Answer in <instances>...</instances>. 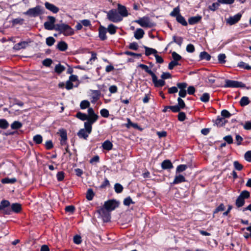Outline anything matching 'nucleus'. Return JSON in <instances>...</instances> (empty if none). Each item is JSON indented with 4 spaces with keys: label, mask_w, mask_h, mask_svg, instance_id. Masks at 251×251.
<instances>
[{
    "label": "nucleus",
    "mask_w": 251,
    "mask_h": 251,
    "mask_svg": "<svg viewBox=\"0 0 251 251\" xmlns=\"http://www.w3.org/2000/svg\"><path fill=\"white\" fill-rule=\"evenodd\" d=\"M59 33L63 34L66 36L73 35L74 34V29L68 25L65 24H56V30Z\"/></svg>",
    "instance_id": "obj_1"
},
{
    "label": "nucleus",
    "mask_w": 251,
    "mask_h": 251,
    "mask_svg": "<svg viewBox=\"0 0 251 251\" xmlns=\"http://www.w3.org/2000/svg\"><path fill=\"white\" fill-rule=\"evenodd\" d=\"M107 18L110 21L114 23H118L123 20V18L115 9H112L107 12Z\"/></svg>",
    "instance_id": "obj_2"
},
{
    "label": "nucleus",
    "mask_w": 251,
    "mask_h": 251,
    "mask_svg": "<svg viewBox=\"0 0 251 251\" xmlns=\"http://www.w3.org/2000/svg\"><path fill=\"white\" fill-rule=\"evenodd\" d=\"M135 22L143 27L151 28L155 25L148 16H144L142 18H140L138 20L135 21Z\"/></svg>",
    "instance_id": "obj_3"
},
{
    "label": "nucleus",
    "mask_w": 251,
    "mask_h": 251,
    "mask_svg": "<svg viewBox=\"0 0 251 251\" xmlns=\"http://www.w3.org/2000/svg\"><path fill=\"white\" fill-rule=\"evenodd\" d=\"M246 85L242 82L226 79L225 80V84L224 87L226 88H244Z\"/></svg>",
    "instance_id": "obj_4"
},
{
    "label": "nucleus",
    "mask_w": 251,
    "mask_h": 251,
    "mask_svg": "<svg viewBox=\"0 0 251 251\" xmlns=\"http://www.w3.org/2000/svg\"><path fill=\"white\" fill-rule=\"evenodd\" d=\"M97 212L101 216L104 222H107L110 221L111 218L110 211L108 210L104 206H103L100 208L98 209Z\"/></svg>",
    "instance_id": "obj_5"
},
{
    "label": "nucleus",
    "mask_w": 251,
    "mask_h": 251,
    "mask_svg": "<svg viewBox=\"0 0 251 251\" xmlns=\"http://www.w3.org/2000/svg\"><path fill=\"white\" fill-rule=\"evenodd\" d=\"M22 210V205L19 203H13L10 205L9 209L5 212V214L10 215L12 212L15 213H19Z\"/></svg>",
    "instance_id": "obj_6"
},
{
    "label": "nucleus",
    "mask_w": 251,
    "mask_h": 251,
    "mask_svg": "<svg viewBox=\"0 0 251 251\" xmlns=\"http://www.w3.org/2000/svg\"><path fill=\"white\" fill-rule=\"evenodd\" d=\"M119 203L115 200H109L105 201L103 206L110 212L119 206Z\"/></svg>",
    "instance_id": "obj_7"
},
{
    "label": "nucleus",
    "mask_w": 251,
    "mask_h": 251,
    "mask_svg": "<svg viewBox=\"0 0 251 251\" xmlns=\"http://www.w3.org/2000/svg\"><path fill=\"white\" fill-rule=\"evenodd\" d=\"M41 13V7L39 5L32 8H29L27 11L24 13V14L36 17L38 16Z\"/></svg>",
    "instance_id": "obj_8"
},
{
    "label": "nucleus",
    "mask_w": 251,
    "mask_h": 251,
    "mask_svg": "<svg viewBox=\"0 0 251 251\" xmlns=\"http://www.w3.org/2000/svg\"><path fill=\"white\" fill-rule=\"evenodd\" d=\"M88 119H87L88 121H90L91 123H94L96 122L99 116L95 113L94 110L92 108H89L88 109Z\"/></svg>",
    "instance_id": "obj_9"
},
{
    "label": "nucleus",
    "mask_w": 251,
    "mask_h": 251,
    "mask_svg": "<svg viewBox=\"0 0 251 251\" xmlns=\"http://www.w3.org/2000/svg\"><path fill=\"white\" fill-rule=\"evenodd\" d=\"M241 17V14L237 13L233 16L230 17L227 20V23H228L229 25H234L240 20Z\"/></svg>",
    "instance_id": "obj_10"
},
{
    "label": "nucleus",
    "mask_w": 251,
    "mask_h": 251,
    "mask_svg": "<svg viewBox=\"0 0 251 251\" xmlns=\"http://www.w3.org/2000/svg\"><path fill=\"white\" fill-rule=\"evenodd\" d=\"M107 29L102 25H100L99 28V37L101 41L107 39L106 36Z\"/></svg>",
    "instance_id": "obj_11"
},
{
    "label": "nucleus",
    "mask_w": 251,
    "mask_h": 251,
    "mask_svg": "<svg viewBox=\"0 0 251 251\" xmlns=\"http://www.w3.org/2000/svg\"><path fill=\"white\" fill-rule=\"evenodd\" d=\"M10 203L7 200H2L0 203V211L5 214L7 210L10 208Z\"/></svg>",
    "instance_id": "obj_12"
},
{
    "label": "nucleus",
    "mask_w": 251,
    "mask_h": 251,
    "mask_svg": "<svg viewBox=\"0 0 251 251\" xmlns=\"http://www.w3.org/2000/svg\"><path fill=\"white\" fill-rule=\"evenodd\" d=\"M152 77V82L156 87H162L165 84V82L162 79H157V77L154 74Z\"/></svg>",
    "instance_id": "obj_13"
},
{
    "label": "nucleus",
    "mask_w": 251,
    "mask_h": 251,
    "mask_svg": "<svg viewBox=\"0 0 251 251\" xmlns=\"http://www.w3.org/2000/svg\"><path fill=\"white\" fill-rule=\"evenodd\" d=\"M118 12L122 18L127 17L128 15V11L126 6L121 4H118Z\"/></svg>",
    "instance_id": "obj_14"
},
{
    "label": "nucleus",
    "mask_w": 251,
    "mask_h": 251,
    "mask_svg": "<svg viewBox=\"0 0 251 251\" xmlns=\"http://www.w3.org/2000/svg\"><path fill=\"white\" fill-rule=\"evenodd\" d=\"M59 135L61 137L60 144L62 146L65 145L66 144L67 140V134L66 130L64 129L59 130Z\"/></svg>",
    "instance_id": "obj_15"
},
{
    "label": "nucleus",
    "mask_w": 251,
    "mask_h": 251,
    "mask_svg": "<svg viewBox=\"0 0 251 251\" xmlns=\"http://www.w3.org/2000/svg\"><path fill=\"white\" fill-rule=\"evenodd\" d=\"M45 6L48 10L50 11L53 13H57L59 10V8L57 6L49 2H46Z\"/></svg>",
    "instance_id": "obj_16"
},
{
    "label": "nucleus",
    "mask_w": 251,
    "mask_h": 251,
    "mask_svg": "<svg viewBox=\"0 0 251 251\" xmlns=\"http://www.w3.org/2000/svg\"><path fill=\"white\" fill-rule=\"evenodd\" d=\"M161 166L163 170L171 169L174 167L171 161L168 159L164 160L161 163Z\"/></svg>",
    "instance_id": "obj_17"
},
{
    "label": "nucleus",
    "mask_w": 251,
    "mask_h": 251,
    "mask_svg": "<svg viewBox=\"0 0 251 251\" xmlns=\"http://www.w3.org/2000/svg\"><path fill=\"white\" fill-rule=\"evenodd\" d=\"M186 181V179L183 176L181 175H176L175 177V179L173 182L171 184L172 185H175L183 182H185Z\"/></svg>",
    "instance_id": "obj_18"
},
{
    "label": "nucleus",
    "mask_w": 251,
    "mask_h": 251,
    "mask_svg": "<svg viewBox=\"0 0 251 251\" xmlns=\"http://www.w3.org/2000/svg\"><path fill=\"white\" fill-rule=\"evenodd\" d=\"M227 122V120L223 117L218 116L215 121V124L218 127H221L224 126Z\"/></svg>",
    "instance_id": "obj_19"
},
{
    "label": "nucleus",
    "mask_w": 251,
    "mask_h": 251,
    "mask_svg": "<svg viewBox=\"0 0 251 251\" xmlns=\"http://www.w3.org/2000/svg\"><path fill=\"white\" fill-rule=\"evenodd\" d=\"M201 19V16L198 15L196 16L191 17L188 19V23L191 25L196 24L200 22Z\"/></svg>",
    "instance_id": "obj_20"
},
{
    "label": "nucleus",
    "mask_w": 251,
    "mask_h": 251,
    "mask_svg": "<svg viewBox=\"0 0 251 251\" xmlns=\"http://www.w3.org/2000/svg\"><path fill=\"white\" fill-rule=\"evenodd\" d=\"M145 34L144 31L142 28H137L136 31L134 32V37L137 39L139 40L142 38Z\"/></svg>",
    "instance_id": "obj_21"
},
{
    "label": "nucleus",
    "mask_w": 251,
    "mask_h": 251,
    "mask_svg": "<svg viewBox=\"0 0 251 251\" xmlns=\"http://www.w3.org/2000/svg\"><path fill=\"white\" fill-rule=\"evenodd\" d=\"M102 147L103 150L110 151L112 149L113 144L109 140H106L102 144Z\"/></svg>",
    "instance_id": "obj_22"
},
{
    "label": "nucleus",
    "mask_w": 251,
    "mask_h": 251,
    "mask_svg": "<svg viewBox=\"0 0 251 251\" xmlns=\"http://www.w3.org/2000/svg\"><path fill=\"white\" fill-rule=\"evenodd\" d=\"M57 48L59 50L64 51L68 49V45L64 41H60L58 43Z\"/></svg>",
    "instance_id": "obj_23"
},
{
    "label": "nucleus",
    "mask_w": 251,
    "mask_h": 251,
    "mask_svg": "<svg viewBox=\"0 0 251 251\" xmlns=\"http://www.w3.org/2000/svg\"><path fill=\"white\" fill-rule=\"evenodd\" d=\"M44 27L46 29L49 30H56V24H51L50 23L48 22H45L44 24Z\"/></svg>",
    "instance_id": "obj_24"
},
{
    "label": "nucleus",
    "mask_w": 251,
    "mask_h": 251,
    "mask_svg": "<svg viewBox=\"0 0 251 251\" xmlns=\"http://www.w3.org/2000/svg\"><path fill=\"white\" fill-rule=\"evenodd\" d=\"M89 134L84 129H81L77 133V135L80 138L87 139Z\"/></svg>",
    "instance_id": "obj_25"
},
{
    "label": "nucleus",
    "mask_w": 251,
    "mask_h": 251,
    "mask_svg": "<svg viewBox=\"0 0 251 251\" xmlns=\"http://www.w3.org/2000/svg\"><path fill=\"white\" fill-rule=\"evenodd\" d=\"M176 20L177 23L183 26H187L188 25V23L185 19L181 14L176 17Z\"/></svg>",
    "instance_id": "obj_26"
},
{
    "label": "nucleus",
    "mask_w": 251,
    "mask_h": 251,
    "mask_svg": "<svg viewBox=\"0 0 251 251\" xmlns=\"http://www.w3.org/2000/svg\"><path fill=\"white\" fill-rule=\"evenodd\" d=\"M211 59V56L206 51H202L200 53V60H205L209 61Z\"/></svg>",
    "instance_id": "obj_27"
},
{
    "label": "nucleus",
    "mask_w": 251,
    "mask_h": 251,
    "mask_svg": "<svg viewBox=\"0 0 251 251\" xmlns=\"http://www.w3.org/2000/svg\"><path fill=\"white\" fill-rule=\"evenodd\" d=\"M144 48L145 49V54L146 56H149L152 54L154 55L157 53V50L154 49L150 48L146 46H144Z\"/></svg>",
    "instance_id": "obj_28"
},
{
    "label": "nucleus",
    "mask_w": 251,
    "mask_h": 251,
    "mask_svg": "<svg viewBox=\"0 0 251 251\" xmlns=\"http://www.w3.org/2000/svg\"><path fill=\"white\" fill-rule=\"evenodd\" d=\"M17 181V179L15 177L9 178L8 177H5L1 179V182L3 184H14Z\"/></svg>",
    "instance_id": "obj_29"
},
{
    "label": "nucleus",
    "mask_w": 251,
    "mask_h": 251,
    "mask_svg": "<svg viewBox=\"0 0 251 251\" xmlns=\"http://www.w3.org/2000/svg\"><path fill=\"white\" fill-rule=\"evenodd\" d=\"M27 45V43L25 41L21 42L15 45L14 49L16 50H20L22 49L25 48Z\"/></svg>",
    "instance_id": "obj_30"
},
{
    "label": "nucleus",
    "mask_w": 251,
    "mask_h": 251,
    "mask_svg": "<svg viewBox=\"0 0 251 251\" xmlns=\"http://www.w3.org/2000/svg\"><path fill=\"white\" fill-rule=\"evenodd\" d=\"M106 29L107 32L110 34L113 35L116 33L117 27L113 24H110Z\"/></svg>",
    "instance_id": "obj_31"
},
{
    "label": "nucleus",
    "mask_w": 251,
    "mask_h": 251,
    "mask_svg": "<svg viewBox=\"0 0 251 251\" xmlns=\"http://www.w3.org/2000/svg\"><path fill=\"white\" fill-rule=\"evenodd\" d=\"M139 67L143 70H144L146 73L149 74L151 76H152L154 74V73L151 70L149 69L148 66L146 65L140 64L139 65Z\"/></svg>",
    "instance_id": "obj_32"
},
{
    "label": "nucleus",
    "mask_w": 251,
    "mask_h": 251,
    "mask_svg": "<svg viewBox=\"0 0 251 251\" xmlns=\"http://www.w3.org/2000/svg\"><path fill=\"white\" fill-rule=\"evenodd\" d=\"M250 100L248 97H243L240 100V104L241 106H245L250 103Z\"/></svg>",
    "instance_id": "obj_33"
},
{
    "label": "nucleus",
    "mask_w": 251,
    "mask_h": 251,
    "mask_svg": "<svg viewBox=\"0 0 251 251\" xmlns=\"http://www.w3.org/2000/svg\"><path fill=\"white\" fill-rule=\"evenodd\" d=\"M76 117L83 121L87 120V119H88V116L86 114L81 112H78L76 113Z\"/></svg>",
    "instance_id": "obj_34"
},
{
    "label": "nucleus",
    "mask_w": 251,
    "mask_h": 251,
    "mask_svg": "<svg viewBox=\"0 0 251 251\" xmlns=\"http://www.w3.org/2000/svg\"><path fill=\"white\" fill-rule=\"evenodd\" d=\"M245 203V201L239 196L237 197L235 201L236 206L238 208L243 206Z\"/></svg>",
    "instance_id": "obj_35"
},
{
    "label": "nucleus",
    "mask_w": 251,
    "mask_h": 251,
    "mask_svg": "<svg viewBox=\"0 0 251 251\" xmlns=\"http://www.w3.org/2000/svg\"><path fill=\"white\" fill-rule=\"evenodd\" d=\"M93 123H91L90 121H87L84 123L85 130L87 131L88 134H90L92 131V125Z\"/></svg>",
    "instance_id": "obj_36"
},
{
    "label": "nucleus",
    "mask_w": 251,
    "mask_h": 251,
    "mask_svg": "<svg viewBox=\"0 0 251 251\" xmlns=\"http://www.w3.org/2000/svg\"><path fill=\"white\" fill-rule=\"evenodd\" d=\"M95 196V193L92 189H89L86 194V198L88 201H91L93 200Z\"/></svg>",
    "instance_id": "obj_37"
},
{
    "label": "nucleus",
    "mask_w": 251,
    "mask_h": 251,
    "mask_svg": "<svg viewBox=\"0 0 251 251\" xmlns=\"http://www.w3.org/2000/svg\"><path fill=\"white\" fill-rule=\"evenodd\" d=\"M180 9L178 6H177L174 8L173 10L170 13V15L172 17L176 18L177 16L180 15Z\"/></svg>",
    "instance_id": "obj_38"
},
{
    "label": "nucleus",
    "mask_w": 251,
    "mask_h": 251,
    "mask_svg": "<svg viewBox=\"0 0 251 251\" xmlns=\"http://www.w3.org/2000/svg\"><path fill=\"white\" fill-rule=\"evenodd\" d=\"M33 141L36 144H40L43 141L42 136L40 134H37L33 137Z\"/></svg>",
    "instance_id": "obj_39"
},
{
    "label": "nucleus",
    "mask_w": 251,
    "mask_h": 251,
    "mask_svg": "<svg viewBox=\"0 0 251 251\" xmlns=\"http://www.w3.org/2000/svg\"><path fill=\"white\" fill-rule=\"evenodd\" d=\"M9 126L7 121L4 119H0V128L1 129H6Z\"/></svg>",
    "instance_id": "obj_40"
},
{
    "label": "nucleus",
    "mask_w": 251,
    "mask_h": 251,
    "mask_svg": "<svg viewBox=\"0 0 251 251\" xmlns=\"http://www.w3.org/2000/svg\"><path fill=\"white\" fill-rule=\"evenodd\" d=\"M241 198L245 200V199H248L250 197V193L249 191L247 190H244L241 192L239 196Z\"/></svg>",
    "instance_id": "obj_41"
},
{
    "label": "nucleus",
    "mask_w": 251,
    "mask_h": 251,
    "mask_svg": "<svg viewBox=\"0 0 251 251\" xmlns=\"http://www.w3.org/2000/svg\"><path fill=\"white\" fill-rule=\"evenodd\" d=\"M90 103L88 100H82L80 104V108L82 109H85L87 108H90Z\"/></svg>",
    "instance_id": "obj_42"
},
{
    "label": "nucleus",
    "mask_w": 251,
    "mask_h": 251,
    "mask_svg": "<svg viewBox=\"0 0 251 251\" xmlns=\"http://www.w3.org/2000/svg\"><path fill=\"white\" fill-rule=\"evenodd\" d=\"M238 67L247 70H250L251 69V66H249L248 64L243 61H241L238 63Z\"/></svg>",
    "instance_id": "obj_43"
},
{
    "label": "nucleus",
    "mask_w": 251,
    "mask_h": 251,
    "mask_svg": "<svg viewBox=\"0 0 251 251\" xmlns=\"http://www.w3.org/2000/svg\"><path fill=\"white\" fill-rule=\"evenodd\" d=\"M210 99V95L209 93H204L202 94L201 97L200 98V100L203 102H207L209 101Z\"/></svg>",
    "instance_id": "obj_44"
},
{
    "label": "nucleus",
    "mask_w": 251,
    "mask_h": 251,
    "mask_svg": "<svg viewBox=\"0 0 251 251\" xmlns=\"http://www.w3.org/2000/svg\"><path fill=\"white\" fill-rule=\"evenodd\" d=\"M65 69V67L64 66L59 64L55 66L54 70L56 73L59 74L63 72Z\"/></svg>",
    "instance_id": "obj_45"
},
{
    "label": "nucleus",
    "mask_w": 251,
    "mask_h": 251,
    "mask_svg": "<svg viewBox=\"0 0 251 251\" xmlns=\"http://www.w3.org/2000/svg\"><path fill=\"white\" fill-rule=\"evenodd\" d=\"M22 126V124L19 121H14L11 125L12 129H18Z\"/></svg>",
    "instance_id": "obj_46"
},
{
    "label": "nucleus",
    "mask_w": 251,
    "mask_h": 251,
    "mask_svg": "<svg viewBox=\"0 0 251 251\" xmlns=\"http://www.w3.org/2000/svg\"><path fill=\"white\" fill-rule=\"evenodd\" d=\"M173 42L181 46L183 42V38L181 37H176L174 36L173 37Z\"/></svg>",
    "instance_id": "obj_47"
},
{
    "label": "nucleus",
    "mask_w": 251,
    "mask_h": 251,
    "mask_svg": "<svg viewBox=\"0 0 251 251\" xmlns=\"http://www.w3.org/2000/svg\"><path fill=\"white\" fill-rule=\"evenodd\" d=\"M187 168L186 165L182 164L177 166L176 169V173H179L185 171Z\"/></svg>",
    "instance_id": "obj_48"
},
{
    "label": "nucleus",
    "mask_w": 251,
    "mask_h": 251,
    "mask_svg": "<svg viewBox=\"0 0 251 251\" xmlns=\"http://www.w3.org/2000/svg\"><path fill=\"white\" fill-rule=\"evenodd\" d=\"M123 189V186L120 183H117L114 185L115 191L117 193H121L122 192Z\"/></svg>",
    "instance_id": "obj_49"
},
{
    "label": "nucleus",
    "mask_w": 251,
    "mask_h": 251,
    "mask_svg": "<svg viewBox=\"0 0 251 251\" xmlns=\"http://www.w3.org/2000/svg\"><path fill=\"white\" fill-rule=\"evenodd\" d=\"M55 40L52 37H49L46 38V43L50 47L52 46L55 43Z\"/></svg>",
    "instance_id": "obj_50"
},
{
    "label": "nucleus",
    "mask_w": 251,
    "mask_h": 251,
    "mask_svg": "<svg viewBox=\"0 0 251 251\" xmlns=\"http://www.w3.org/2000/svg\"><path fill=\"white\" fill-rule=\"evenodd\" d=\"M226 58V56L225 54L221 53V54H219V55L218 56V59L219 62L220 63H222V64L225 63L226 62V61L225 60Z\"/></svg>",
    "instance_id": "obj_51"
},
{
    "label": "nucleus",
    "mask_w": 251,
    "mask_h": 251,
    "mask_svg": "<svg viewBox=\"0 0 251 251\" xmlns=\"http://www.w3.org/2000/svg\"><path fill=\"white\" fill-rule=\"evenodd\" d=\"M225 206L223 203H221L219 205L214 211L213 212V215L215 214L216 213L220 212V211H223L225 210Z\"/></svg>",
    "instance_id": "obj_52"
},
{
    "label": "nucleus",
    "mask_w": 251,
    "mask_h": 251,
    "mask_svg": "<svg viewBox=\"0 0 251 251\" xmlns=\"http://www.w3.org/2000/svg\"><path fill=\"white\" fill-rule=\"evenodd\" d=\"M220 3L218 1L217 2H214L211 5L209 6V9L211 11H214L218 8Z\"/></svg>",
    "instance_id": "obj_53"
},
{
    "label": "nucleus",
    "mask_w": 251,
    "mask_h": 251,
    "mask_svg": "<svg viewBox=\"0 0 251 251\" xmlns=\"http://www.w3.org/2000/svg\"><path fill=\"white\" fill-rule=\"evenodd\" d=\"M172 55L173 60L176 62H178V61L180 60L182 58V57L179 54L175 51L172 53Z\"/></svg>",
    "instance_id": "obj_54"
},
{
    "label": "nucleus",
    "mask_w": 251,
    "mask_h": 251,
    "mask_svg": "<svg viewBox=\"0 0 251 251\" xmlns=\"http://www.w3.org/2000/svg\"><path fill=\"white\" fill-rule=\"evenodd\" d=\"M123 203L124 205L126 206H129L130 204L134 203V202L132 201L131 198L130 197H128L125 199Z\"/></svg>",
    "instance_id": "obj_55"
},
{
    "label": "nucleus",
    "mask_w": 251,
    "mask_h": 251,
    "mask_svg": "<svg viewBox=\"0 0 251 251\" xmlns=\"http://www.w3.org/2000/svg\"><path fill=\"white\" fill-rule=\"evenodd\" d=\"M177 65H180V64L178 63V62H176L173 60L169 63L168 69L169 70H172L174 67Z\"/></svg>",
    "instance_id": "obj_56"
},
{
    "label": "nucleus",
    "mask_w": 251,
    "mask_h": 251,
    "mask_svg": "<svg viewBox=\"0 0 251 251\" xmlns=\"http://www.w3.org/2000/svg\"><path fill=\"white\" fill-rule=\"evenodd\" d=\"M233 165L235 169L238 171L242 170L243 168V166L237 161H235L233 162Z\"/></svg>",
    "instance_id": "obj_57"
},
{
    "label": "nucleus",
    "mask_w": 251,
    "mask_h": 251,
    "mask_svg": "<svg viewBox=\"0 0 251 251\" xmlns=\"http://www.w3.org/2000/svg\"><path fill=\"white\" fill-rule=\"evenodd\" d=\"M64 173L62 171L57 173L56 177L58 181H61L64 179Z\"/></svg>",
    "instance_id": "obj_58"
},
{
    "label": "nucleus",
    "mask_w": 251,
    "mask_h": 251,
    "mask_svg": "<svg viewBox=\"0 0 251 251\" xmlns=\"http://www.w3.org/2000/svg\"><path fill=\"white\" fill-rule=\"evenodd\" d=\"M221 116L224 118H229L231 114L227 110H223L221 111Z\"/></svg>",
    "instance_id": "obj_59"
},
{
    "label": "nucleus",
    "mask_w": 251,
    "mask_h": 251,
    "mask_svg": "<svg viewBox=\"0 0 251 251\" xmlns=\"http://www.w3.org/2000/svg\"><path fill=\"white\" fill-rule=\"evenodd\" d=\"M100 113L101 116L104 118H107L109 115V111L106 109H102L100 110Z\"/></svg>",
    "instance_id": "obj_60"
},
{
    "label": "nucleus",
    "mask_w": 251,
    "mask_h": 251,
    "mask_svg": "<svg viewBox=\"0 0 251 251\" xmlns=\"http://www.w3.org/2000/svg\"><path fill=\"white\" fill-rule=\"evenodd\" d=\"M241 125L243 126L244 129L246 130H251V121H247L245 122V124H243V123H241Z\"/></svg>",
    "instance_id": "obj_61"
},
{
    "label": "nucleus",
    "mask_w": 251,
    "mask_h": 251,
    "mask_svg": "<svg viewBox=\"0 0 251 251\" xmlns=\"http://www.w3.org/2000/svg\"><path fill=\"white\" fill-rule=\"evenodd\" d=\"M177 101H178V106L179 107H180V108L181 109H184L185 107V102L184 101V100L181 99L180 98H178L177 99Z\"/></svg>",
    "instance_id": "obj_62"
},
{
    "label": "nucleus",
    "mask_w": 251,
    "mask_h": 251,
    "mask_svg": "<svg viewBox=\"0 0 251 251\" xmlns=\"http://www.w3.org/2000/svg\"><path fill=\"white\" fill-rule=\"evenodd\" d=\"M176 85L180 90H186L185 89L187 87V84L186 82L177 83Z\"/></svg>",
    "instance_id": "obj_63"
},
{
    "label": "nucleus",
    "mask_w": 251,
    "mask_h": 251,
    "mask_svg": "<svg viewBox=\"0 0 251 251\" xmlns=\"http://www.w3.org/2000/svg\"><path fill=\"white\" fill-rule=\"evenodd\" d=\"M244 157L246 160L251 162V151H247L244 155Z\"/></svg>",
    "instance_id": "obj_64"
}]
</instances>
